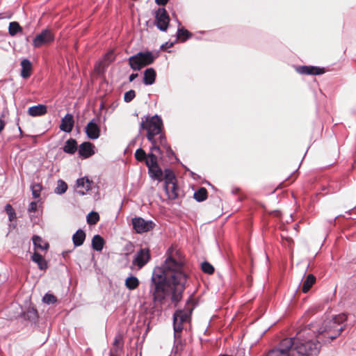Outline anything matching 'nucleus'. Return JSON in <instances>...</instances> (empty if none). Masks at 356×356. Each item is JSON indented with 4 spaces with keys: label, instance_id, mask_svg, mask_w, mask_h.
<instances>
[{
    "label": "nucleus",
    "instance_id": "aec40b11",
    "mask_svg": "<svg viewBox=\"0 0 356 356\" xmlns=\"http://www.w3.org/2000/svg\"><path fill=\"white\" fill-rule=\"evenodd\" d=\"M32 241L35 249L43 251L47 250L49 247V243L43 241V239L39 236L34 235L32 237Z\"/></svg>",
    "mask_w": 356,
    "mask_h": 356
},
{
    "label": "nucleus",
    "instance_id": "2eb2a0df",
    "mask_svg": "<svg viewBox=\"0 0 356 356\" xmlns=\"http://www.w3.org/2000/svg\"><path fill=\"white\" fill-rule=\"evenodd\" d=\"M92 184L93 181L86 177L78 179L76 180V187L84 189L83 191H78V193L81 195H85L86 192L92 189Z\"/></svg>",
    "mask_w": 356,
    "mask_h": 356
},
{
    "label": "nucleus",
    "instance_id": "ddd939ff",
    "mask_svg": "<svg viewBox=\"0 0 356 356\" xmlns=\"http://www.w3.org/2000/svg\"><path fill=\"white\" fill-rule=\"evenodd\" d=\"M74 124V117L70 113H67L61 120L59 128L61 131L70 133L72 131Z\"/></svg>",
    "mask_w": 356,
    "mask_h": 356
},
{
    "label": "nucleus",
    "instance_id": "bb28decb",
    "mask_svg": "<svg viewBox=\"0 0 356 356\" xmlns=\"http://www.w3.org/2000/svg\"><path fill=\"white\" fill-rule=\"evenodd\" d=\"M139 283H140L139 280L136 276L131 275V276L127 277V279L125 280L124 284H125V286L129 290L132 291V290H134L136 288H138V286H139Z\"/></svg>",
    "mask_w": 356,
    "mask_h": 356
},
{
    "label": "nucleus",
    "instance_id": "2f4dec72",
    "mask_svg": "<svg viewBox=\"0 0 356 356\" xmlns=\"http://www.w3.org/2000/svg\"><path fill=\"white\" fill-rule=\"evenodd\" d=\"M207 197V191L206 188L201 187L194 193V198L198 202H201L205 200Z\"/></svg>",
    "mask_w": 356,
    "mask_h": 356
},
{
    "label": "nucleus",
    "instance_id": "f8f14e48",
    "mask_svg": "<svg viewBox=\"0 0 356 356\" xmlns=\"http://www.w3.org/2000/svg\"><path fill=\"white\" fill-rule=\"evenodd\" d=\"M296 71L300 74L307 75H320L325 72L324 68L307 65L297 67Z\"/></svg>",
    "mask_w": 356,
    "mask_h": 356
},
{
    "label": "nucleus",
    "instance_id": "a18cd8bd",
    "mask_svg": "<svg viewBox=\"0 0 356 356\" xmlns=\"http://www.w3.org/2000/svg\"><path fill=\"white\" fill-rule=\"evenodd\" d=\"M174 45V42H167L164 44H163L161 46V49L162 50H165L168 48H170L172 47V46Z\"/></svg>",
    "mask_w": 356,
    "mask_h": 356
},
{
    "label": "nucleus",
    "instance_id": "a878e982",
    "mask_svg": "<svg viewBox=\"0 0 356 356\" xmlns=\"http://www.w3.org/2000/svg\"><path fill=\"white\" fill-rule=\"evenodd\" d=\"M159 144L165 149L166 155L168 158L171 159L172 156H175L177 159L174 151L167 143V138L165 136H161L160 137Z\"/></svg>",
    "mask_w": 356,
    "mask_h": 356
},
{
    "label": "nucleus",
    "instance_id": "7ed1b4c3",
    "mask_svg": "<svg viewBox=\"0 0 356 356\" xmlns=\"http://www.w3.org/2000/svg\"><path fill=\"white\" fill-rule=\"evenodd\" d=\"M145 120L142 118L140 124L139 130H145L147 131L146 137L148 140H152L153 138L165 136L163 132V123L161 116L157 114L149 117V115L144 117Z\"/></svg>",
    "mask_w": 356,
    "mask_h": 356
},
{
    "label": "nucleus",
    "instance_id": "6ab92c4d",
    "mask_svg": "<svg viewBox=\"0 0 356 356\" xmlns=\"http://www.w3.org/2000/svg\"><path fill=\"white\" fill-rule=\"evenodd\" d=\"M163 179H164V187H168V186L177 183L175 175L170 168L164 170Z\"/></svg>",
    "mask_w": 356,
    "mask_h": 356
},
{
    "label": "nucleus",
    "instance_id": "f704fd0d",
    "mask_svg": "<svg viewBox=\"0 0 356 356\" xmlns=\"http://www.w3.org/2000/svg\"><path fill=\"white\" fill-rule=\"evenodd\" d=\"M182 324V323H179L177 321H173L174 337L175 339L181 337L180 333L181 332L184 328Z\"/></svg>",
    "mask_w": 356,
    "mask_h": 356
},
{
    "label": "nucleus",
    "instance_id": "412c9836",
    "mask_svg": "<svg viewBox=\"0 0 356 356\" xmlns=\"http://www.w3.org/2000/svg\"><path fill=\"white\" fill-rule=\"evenodd\" d=\"M32 261L38 264L40 270H46L48 268L47 261L38 252H35L31 256Z\"/></svg>",
    "mask_w": 356,
    "mask_h": 356
},
{
    "label": "nucleus",
    "instance_id": "5701e85b",
    "mask_svg": "<svg viewBox=\"0 0 356 356\" xmlns=\"http://www.w3.org/2000/svg\"><path fill=\"white\" fill-rule=\"evenodd\" d=\"M63 151L70 154H74L77 150V143L74 138H69L65 143Z\"/></svg>",
    "mask_w": 356,
    "mask_h": 356
},
{
    "label": "nucleus",
    "instance_id": "f03ea898",
    "mask_svg": "<svg viewBox=\"0 0 356 356\" xmlns=\"http://www.w3.org/2000/svg\"><path fill=\"white\" fill-rule=\"evenodd\" d=\"M187 280L184 263L168 256L161 266L153 270L151 291L154 301L161 303L171 295L172 302L177 305L182 298Z\"/></svg>",
    "mask_w": 356,
    "mask_h": 356
},
{
    "label": "nucleus",
    "instance_id": "f3484780",
    "mask_svg": "<svg viewBox=\"0 0 356 356\" xmlns=\"http://www.w3.org/2000/svg\"><path fill=\"white\" fill-rule=\"evenodd\" d=\"M156 73L154 68L149 67L144 71L143 83L145 85H152L156 80Z\"/></svg>",
    "mask_w": 356,
    "mask_h": 356
},
{
    "label": "nucleus",
    "instance_id": "4468645a",
    "mask_svg": "<svg viewBox=\"0 0 356 356\" xmlns=\"http://www.w3.org/2000/svg\"><path fill=\"white\" fill-rule=\"evenodd\" d=\"M193 310V307L188 308L184 310H177L173 314L174 321H178L179 323H185L188 321L191 317V313Z\"/></svg>",
    "mask_w": 356,
    "mask_h": 356
},
{
    "label": "nucleus",
    "instance_id": "79ce46f5",
    "mask_svg": "<svg viewBox=\"0 0 356 356\" xmlns=\"http://www.w3.org/2000/svg\"><path fill=\"white\" fill-rule=\"evenodd\" d=\"M136 97V92L134 90L126 92L124 95V101L127 103L131 102Z\"/></svg>",
    "mask_w": 356,
    "mask_h": 356
},
{
    "label": "nucleus",
    "instance_id": "864d4df0",
    "mask_svg": "<svg viewBox=\"0 0 356 356\" xmlns=\"http://www.w3.org/2000/svg\"><path fill=\"white\" fill-rule=\"evenodd\" d=\"M238 191H239V188H235L232 189V193L233 194H236Z\"/></svg>",
    "mask_w": 356,
    "mask_h": 356
},
{
    "label": "nucleus",
    "instance_id": "9b49d317",
    "mask_svg": "<svg viewBox=\"0 0 356 356\" xmlns=\"http://www.w3.org/2000/svg\"><path fill=\"white\" fill-rule=\"evenodd\" d=\"M86 134L87 136L92 139H97L100 136V129L95 119L90 121L86 127Z\"/></svg>",
    "mask_w": 356,
    "mask_h": 356
},
{
    "label": "nucleus",
    "instance_id": "6e6d98bb",
    "mask_svg": "<svg viewBox=\"0 0 356 356\" xmlns=\"http://www.w3.org/2000/svg\"><path fill=\"white\" fill-rule=\"evenodd\" d=\"M18 129H19V131H20V133L22 134V131L21 128L19 127H18Z\"/></svg>",
    "mask_w": 356,
    "mask_h": 356
},
{
    "label": "nucleus",
    "instance_id": "39448f33",
    "mask_svg": "<svg viewBox=\"0 0 356 356\" xmlns=\"http://www.w3.org/2000/svg\"><path fill=\"white\" fill-rule=\"evenodd\" d=\"M149 159L147 160L146 165L148 168V174L149 177L159 182L163 180L164 171L162 170L158 164L157 156L152 152H149Z\"/></svg>",
    "mask_w": 356,
    "mask_h": 356
},
{
    "label": "nucleus",
    "instance_id": "a211bd4d",
    "mask_svg": "<svg viewBox=\"0 0 356 356\" xmlns=\"http://www.w3.org/2000/svg\"><path fill=\"white\" fill-rule=\"evenodd\" d=\"M21 76L24 79L29 78L31 76L32 71V64L31 61L27 58L23 59L21 61Z\"/></svg>",
    "mask_w": 356,
    "mask_h": 356
},
{
    "label": "nucleus",
    "instance_id": "dca6fc26",
    "mask_svg": "<svg viewBox=\"0 0 356 356\" xmlns=\"http://www.w3.org/2000/svg\"><path fill=\"white\" fill-rule=\"evenodd\" d=\"M47 113V106L44 104H38L29 108L28 114L30 116H42Z\"/></svg>",
    "mask_w": 356,
    "mask_h": 356
},
{
    "label": "nucleus",
    "instance_id": "5fc2aeb1",
    "mask_svg": "<svg viewBox=\"0 0 356 356\" xmlns=\"http://www.w3.org/2000/svg\"><path fill=\"white\" fill-rule=\"evenodd\" d=\"M191 303H192V300H191V299H188V300H187L186 304H187V305H188V304H191Z\"/></svg>",
    "mask_w": 356,
    "mask_h": 356
},
{
    "label": "nucleus",
    "instance_id": "6e6552de",
    "mask_svg": "<svg viewBox=\"0 0 356 356\" xmlns=\"http://www.w3.org/2000/svg\"><path fill=\"white\" fill-rule=\"evenodd\" d=\"M54 40V36L49 29H44L33 40V46L35 48L40 47L43 44L51 43Z\"/></svg>",
    "mask_w": 356,
    "mask_h": 356
},
{
    "label": "nucleus",
    "instance_id": "c03bdc74",
    "mask_svg": "<svg viewBox=\"0 0 356 356\" xmlns=\"http://www.w3.org/2000/svg\"><path fill=\"white\" fill-rule=\"evenodd\" d=\"M37 210V202H31L29 204L28 211L29 213L35 212Z\"/></svg>",
    "mask_w": 356,
    "mask_h": 356
},
{
    "label": "nucleus",
    "instance_id": "1a4fd4ad",
    "mask_svg": "<svg viewBox=\"0 0 356 356\" xmlns=\"http://www.w3.org/2000/svg\"><path fill=\"white\" fill-rule=\"evenodd\" d=\"M151 256L149 249L140 248L135 254L132 264L140 269L147 264Z\"/></svg>",
    "mask_w": 356,
    "mask_h": 356
},
{
    "label": "nucleus",
    "instance_id": "a19ab883",
    "mask_svg": "<svg viewBox=\"0 0 356 356\" xmlns=\"http://www.w3.org/2000/svg\"><path fill=\"white\" fill-rule=\"evenodd\" d=\"M42 301L47 305H50V304L55 303L57 301V299L54 295H53L51 293H47L43 296Z\"/></svg>",
    "mask_w": 356,
    "mask_h": 356
},
{
    "label": "nucleus",
    "instance_id": "4c0bfd02",
    "mask_svg": "<svg viewBox=\"0 0 356 356\" xmlns=\"http://www.w3.org/2000/svg\"><path fill=\"white\" fill-rule=\"evenodd\" d=\"M42 188V186L40 184H34L31 185V189L32 191V195L34 198H38L40 195V191Z\"/></svg>",
    "mask_w": 356,
    "mask_h": 356
},
{
    "label": "nucleus",
    "instance_id": "8fccbe9b",
    "mask_svg": "<svg viewBox=\"0 0 356 356\" xmlns=\"http://www.w3.org/2000/svg\"><path fill=\"white\" fill-rule=\"evenodd\" d=\"M118 352L117 348H111L109 353V356H118Z\"/></svg>",
    "mask_w": 356,
    "mask_h": 356
},
{
    "label": "nucleus",
    "instance_id": "37998d69",
    "mask_svg": "<svg viewBox=\"0 0 356 356\" xmlns=\"http://www.w3.org/2000/svg\"><path fill=\"white\" fill-rule=\"evenodd\" d=\"M282 241L284 245H288L289 246L291 245V243H293V239L287 236H284L283 234L281 235Z\"/></svg>",
    "mask_w": 356,
    "mask_h": 356
},
{
    "label": "nucleus",
    "instance_id": "3c124183",
    "mask_svg": "<svg viewBox=\"0 0 356 356\" xmlns=\"http://www.w3.org/2000/svg\"><path fill=\"white\" fill-rule=\"evenodd\" d=\"M138 74L137 73H136V74L133 73V74H130L129 76V81L130 82L133 81L136 78L138 77Z\"/></svg>",
    "mask_w": 356,
    "mask_h": 356
},
{
    "label": "nucleus",
    "instance_id": "13d9d810",
    "mask_svg": "<svg viewBox=\"0 0 356 356\" xmlns=\"http://www.w3.org/2000/svg\"><path fill=\"white\" fill-rule=\"evenodd\" d=\"M191 175H192L193 176H194V175H195V174L194 172H191Z\"/></svg>",
    "mask_w": 356,
    "mask_h": 356
},
{
    "label": "nucleus",
    "instance_id": "4be33fe9",
    "mask_svg": "<svg viewBox=\"0 0 356 356\" xmlns=\"http://www.w3.org/2000/svg\"><path fill=\"white\" fill-rule=\"evenodd\" d=\"M86 239V233L81 229H79L72 236L73 244L75 247L81 246Z\"/></svg>",
    "mask_w": 356,
    "mask_h": 356
},
{
    "label": "nucleus",
    "instance_id": "393cba45",
    "mask_svg": "<svg viewBox=\"0 0 356 356\" xmlns=\"http://www.w3.org/2000/svg\"><path fill=\"white\" fill-rule=\"evenodd\" d=\"M104 243V239L99 234L95 235L92 239V247L97 252H101L103 250Z\"/></svg>",
    "mask_w": 356,
    "mask_h": 356
},
{
    "label": "nucleus",
    "instance_id": "09e8293b",
    "mask_svg": "<svg viewBox=\"0 0 356 356\" xmlns=\"http://www.w3.org/2000/svg\"><path fill=\"white\" fill-rule=\"evenodd\" d=\"M169 0H155V2L159 6H165Z\"/></svg>",
    "mask_w": 356,
    "mask_h": 356
},
{
    "label": "nucleus",
    "instance_id": "58836bf2",
    "mask_svg": "<svg viewBox=\"0 0 356 356\" xmlns=\"http://www.w3.org/2000/svg\"><path fill=\"white\" fill-rule=\"evenodd\" d=\"M202 270L209 275H211L214 272L213 266L208 261H204L202 263Z\"/></svg>",
    "mask_w": 356,
    "mask_h": 356
},
{
    "label": "nucleus",
    "instance_id": "0eeeda50",
    "mask_svg": "<svg viewBox=\"0 0 356 356\" xmlns=\"http://www.w3.org/2000/svg\"><path fill=\"white\" fill-rule=\"evenodd\" d=\"M133 228L138 234L147 232L154 229L155 224L152 220H145L141 217H135L132 219Z\"/></svg>",
    "mask_w": 356,
    "mask_h": 356
},
{
    "label": "nucleus",
    "instance_id": "bf43d9fd",
    "mask_svg": "<svg viewBox=\"0 0 356 356\" xmlns=\"http://www.w3.org/2000/svg\"><path fill=\"white\" fill-rule=\"evenodd\" d=\"M219 356H220V355Z\"/></svg>",
    "mask_w": 356,
    "mask_h": 356
},
{
    "label": "nucleus",
    "instance_id": "c9c22d12",
    "mask_svg": "<svg viewBox=\"0 0 356 356\" xmlns=\"http://www.w3.org/2000/svg\"><path fill=\"white\" fill-rule=\"evenodd\" d=\"M113 346V348H117V351H121L122 350L123 338L120 334H118L115 337Z\"/></svg>",
    "mask_w": 356,
    "mask_h": 356
},
{
    "label": "nucleus",
    "instance_id": "ea45409f",
    "mask_svg": "<svg viewBox=\"0 0 356 356\" xmlns=\"http://www.w3.org/2000/svg\"><path fill=\"white\" fill-rule=\"evenodd\" d=\"M26 316L29 321H35L38 318V312L33 307L28 309Z\"/></svg>",
    "mask_w": 356,
    "mask_h": 356
},
{
    "label": "nucleus",
    "instance_id": "20e7f679",
    "mask_svg": "<svg viewBox=\"0 0 356 356\" xmlns=\"http://www.w3.org/2000/svg\"><path fill=\"white\" fill-rule=\"evenodd\" d=\"M156 56L149 51H139L130 56L128 59L130 67L134 71L140 70L143 67L151 65L156 59Z\"/></svg>",
    "mask_w": 356,
    "mask_h": 356
},
{
    "label": "nucleus",
    "instance_id": "cd10ccee",
    "mask_svg": "<svg viewBox=\"0 0 356 356\" xmlns=\"http://www.w3.org/2000/svg\"><path fill=\"white\" fill-rule=\"evenodd\" d=\"M315 282V276L313 275L312 274L308 275L305 280L302 283V291L304 293H307Z\"/></svg>",
    "mask_w": 356,
    "mask_h": 356
},
{
    "label": "nucleus",
    "instance_id": "473e14b6",
    "mask_svg": "<svg viewBox=\"0 0 356 356\" xmlns=\"http://www.w3.org/2000/svg\"><path fill=\"white\" fill-rule=\"evenodd\" d=\"M160 137L153 138L152 140H149L152 143V146L149 147V152L153 153V151H156L159 154H162L163 152L161 149L159 145Z\"/></svg>",
    "mask_w": 356,
    "mask_h": 356
},
{
    "label": "nucleus",
    "instance_id": "b1692460",
    "mask_svg": "<svg viewBox=\"0 0 356 356\" xmlns=\"http://www.w3.org/2000/svg\"><path fill=\"white\" fill-rule=\"evenodd\" d=\"M164 190L169 200H173L178 197V187L177 183L168 186V187H164Z\"/></svg>",
    "mask_w": 356,
    "mask_h": 356
},
{
    "label": "nucleus",
    "instance_id": "9d476101",
    "mask_svg": "<svg viewBox=\"0 0 356 356\" xmlns=\"http://www.w3.org/2000/svg\"><path fill=\"white\" fill-rule=\"evenodd\" d=\"M95 146L90 142H83L79 147L78 153L83 159H87L94 155Z\"/></svg>",
    "mask_w": 356,
    "mask_h": 356
},
{
    "label": "nucleus",
    "instance_id": "e433bc0d",
    "mask_svg": "<svg viewBox=\"0 0 356 356\" xmlns=\"http://www.w3.org/2000/svg\"><path fill=\"white\" fill-rule=\"evenodd\" d=\"M99 220V216L98 213L95 211H91L87 216V222L89 225H95Z\"/></svg>",
    "mask_w": 356,
    "mask_h": 356
},
{
    "label": "nucleus",
    "instance_id": "de8ad7c7",
    "mask_svg": "<svg viewBox=\"0 0 356 356\" xmlns=\"http://www.w3.org/2000/svg\"><path fill=\"white\" fill-rule=\"evenodd\" d=\"M8 220L10 221H13V220H15L16 218H17L16 217V213H15V211L11 212V213H8Z\"/></svg>",
    "mask_w": 356,
    "mask_h": 356
},
{
    "label": "nucleus",
    "instance_id": "7c9ffc66",
    "mask_svg": "<svg viewBox=\"0 0 356 356\" xmlns=\"http://www.w3.org/2000/svg\"><path fill=\"white\" fill-rule=\"evenodd\" d=\"M22 32V28L17 22H12L9 24L8 33L11 36H15L18 33Z\"/></svg>",
    "mask_w": 356,
    "mask_h": 356
},
{
    "label": "nucleus",
    "instance_id": "72a5a7b5",
    "mask_svg": "<svg viewBox=\"0 0 356 356\" xmlns=\"http://www.w3.org/2000/svg\"><path fill=\"white\" fill-rule=\"evenodd\" d=\"M67 189V184L62 179H59L57 183V186L54 189V193L58 195H61L65 193Z\"/></svg>",
    "mask_w": 356,
    "mask_h": 356
},
{
    "label": "nucleus",
    "instance_id": "f257e3e1",
    "mask_svg": "<svg viewBox=\"0 0 356 356\" xmlns=\"http://www.w3.org/2000/svg\"><path fill=\"white\" fill-rule=\"evenodd\" d=\"M346 320L347 315L342 313L323 322L312 323L298 331L296 337L282 339L266 356H316L321 343L336 339L344 330L342 323Z\"/></svg>",
    "mask_w": 356,
    "mask_h": 356
},
{
    "label": "nucleus",
    "instance_id": "c85d7f7f",
    "mask_svg": "<svg viewBox=\"0 0 356 356\" xmlns=\"http://www.w3.org/2000/svg\"><path fill=\"white\" fill-rule=\"evenodd\" d=\"M149 152L147 154L143 149L141 147L136 149L135 152V158L138 161L143 162L144 161L146 163L147 160L149 159Z\"/></svg>",
    "mask_w": 356,
    "mask_h": 356
},
{
    "label": "nucleus",
    "instance_id": "423d86ee",
    "mask_svg": "<svg viewBox=\"0 0 356 356\" xmlns=\"http://www.w3.org/2000/svg\"><path fill=\"white\" fill-rule=\"evenodd\" d=\"M155 24L161 31H166L170 22V17L164 8H159L155 11Z\"/></svg>",
    "mask_w": 356,
    "mask_h": 356
},
{
    "label": "nucleus",
    "instance_id": "4d7b16f0",
    "mask_svg": "<svg viewBox=\"0 0 356 356\" xmlns=\"http://www.w3.org/2000/svg\"><path fill=\"white\" fill-rule=\"evenodd\" d=\"M177 22H178V24H179V25H181L180 22H179L177 19Z\"/></svg>",
    "mask_w": 356,
    "mask_h": 356
},
{
    "label": "nucleus",
    "instance_id": "49530a36",
    "mask_svg": "<svg viewBox=\"0 0 356 356\" xmlns=\"http://www.w3.org/2000/svg\"><path fill=\"white\" fill-rule=\"evenodd\" d=\"M4 210L7 213V214L15 211L14 209L13 208V207L10 204H7L5 206Z\"/></svg>",
    "mask_w": 356,
    "mask_h": 356
},
{
    "label": "nucleus",
    "instance_id": "603ef678",
    "mask_svg": "<svg viewBox=\"0 0 356 356\" xmlns=\"http://www.w3.org/2000/svg\"><path fill=\"white\" fill-rule=\"evenodd\" d=\"M5 122L3 120L0 119V133L4 129Z\"/></svg>",
    "mask_w": 356,
    "mask_h": 356
},
{
    "label": "nucleus",
    "instance_id": "c756f323",
    "mask_svg": "<svg viewBox=\"0 0 356 356\" xmlns=\"http://www.w3.org/2000/svg\"><path fill=\"white\" fill-rule=\"evenodd\" d=\"M192 36V33L184 28H178L177 31V38L180 39L181 42H185Z\"/></svg>",
    "mask_w": 356,
    "mask_h": 356
}]
</instances>
